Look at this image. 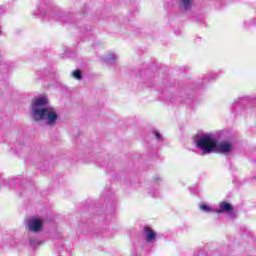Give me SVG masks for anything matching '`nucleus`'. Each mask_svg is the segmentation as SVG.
Listing matches in <instances>:
<instances>
[{
    "label": "nucleus",
    "mask_w": 256,
    "mask_h": 256,
    "mask_svg": "<svg viewBox=\"0 0 256 256\" xmlns=\"http://www.w3.org/2000/svg\"><path fill=\"white\" fill-rule=\"evenodd\" d=\"M136 77H139L140 83L145 87H156L160 101L166 105H171L178 101L180 103H187V101L193 99V94L187 92L185 89L180 90L176 95L175 80L171 79L169 76H162L157 79L159 77L157 66L141 69Z\"/></svg>",
    "instance_id": "nucleus-1"
},
{
    "label": "nucleus",
    "mask_w": 256,
    "mask_h": 256,
    "mask_svg": "<svg viewBox=\"0 0 256 256\" xmlns=\"http://www.w3.org/2000/svg\"><path fill=\"white\" fill-rule=\"evenodd\" d=\"M175 33H176L177 35H181V30H176Z\"/></svg>",
    "instance_id": "nucleus-24"
},
{
    "label": "nucleus",
    "mask_w": 256,
    "mask_h": 256,
    "mask_svg": "<svg viewBox=\"0 0 256 256\" xmlns=\"http://www.w3.org/2000/svg\"><path fill=\"white\" fill-rule=\"evenodd\" d=\"M152 133H153L155 139H157L160 143H163V141H164L163 135H161V133H159V131L154 130Z\"/></svg>",
    "instance_id": "nucleus-18"
},
{
    "label": "nucleus",
    "mask_w": 256,
    "mask_h": 256,
    "mask_svg": "<svg viewBox=\"0 0 256 256\" xmlns=\"http://www.w3.org/2000/svg\"><path fill=\"white\" fill-rule=\"evenodd\" d=\"M161 181H163V179L159 176H154L152 178L151 188L148 191L150 197H153V198L157 197V191L155 190V187H159V185H161Z\"/></svg>",
    "instance_id": "nucleus-12"
},
{
    "label": "nucleus",
    "mask_w": 256,
    "mask_h": 256,
    "mask_svg": "<svg viewBox=\"0 0 256 256\" xmlns=\"http://www.w3.org/2000/svg\"><path fill=\"white\" fill-rule=\"evenodd\" d=\"M196 256H207V254L203 251L197 252Z\"/></svg>",
    "instance_id": "nucleus-22"
},
{
    "label": "nucleus",
    "mask_w": 256,
    "mask_h": 256,
    "mask_svg": "<svg viewBox=\"0 0 256 256\" xmlns=\"http://www.w3.org/2000/svg\"><path fill=\"white\" fill-rule=\"evenodd\" d=\"M26 245L30 251H36L38 247L45 245V241H43L41 238L28 236Z\"/></svg>",
    "instance_id": "nucleus-10"
},
{
    "label": "nucleus",
    "mask_w": 256,
    "mask_h": 256,
    "mask_svg": "<svg viewBox=\"0 0 256 256\" xmlns=\"http://www.w3.org/2000/svg\"><path fill=\"white\" fill-rule=\"evenodd\" d=\"M80 14L82 15V17H89V15H93V8H91V6L85 4L81 8Z\"/></svg>",
    "instance_id": "nucleus-14"
},
{
    "label": "nucleus",
    "mask_w": 256,
    "mask_h": 256,
    "mask_svg": "<svg viewBox=\"0 0 256 256\" xmlns=\"http://www.w3.org/2000/svg\"><path fill=\"white\" fill-rule=\"evenodd\" d=\"M102 61L108 67H113L117 63V55L115 53H108L102 58Z\"/></svg>",
    "instance_id": "nucleus-13"
},
{
    "label": "nucleus",
    "mask_w": 256,
    "mask_h": 256,
    "mask_svg": "<svg viewBox=\"0 0 256 256\" xmlns=\"http://www.w3.org/2000/svg\"><path fill=\"white\" fill-rule=\"evenodd\" d=\"M62 59H67V57H69L68 53H63L61 54Z\"/></svg>",
    "instance_id": "nucleus-23"
},
{
    "label": "nucleus",
    "mask_w": 256,
    "mask_h": 256,
    "mask_svg": "<svg viewBox=\"0 0 256 256\" xmlns=\"http://www.w3.org/2000/svg\"><path fill=\"white\" fill-rule=\"evenodd\" d=\"M208 79L211 81V79H217V75L216 74H209L208 75Z\"/></svg>",
    "instance_id": "nucleus-21"
},
{
    "label": "nucleus",
    "mask_w": 256,
    "mask_h": 256,
    "mask_svg": "<svg viewBox=\"0 0 256 256\" xmlns=\"http://www.w3.org/2000/svg\"><path fill=\"white\" fill-rule=\"evenodd\" d=\"M34 15H38L39 17H45V15H47V9L45 8V5L40 4L37 7V10L34 11Z\"/></svg>",
    "instance_id": "nucleus-15"
},
{
    "label": "nucleus",
    "mask_w": 256,
    "mask_h": 256,
    "mask_svg": "<svg viewBox=\"0 0 256 256\" xmlns=\"http://www.w3.org/2000/svg\"><path fill=\"white\" fill-rule=\"evenodd\" d=\"M199 209L202 211V213H217L218 215L221 213H226L227 219H231V221H235V219H237V211H235L233 204L227 201L220 202L219 209L213 208L209 206V204L205 203H200Z\"/></svg>",
    "instance_id": "nucleus-4"
},
{
    "label": "nucleus",
    "mask_w": 256,
    "mask_h": 256,
    "mask_svg": "<svg viewBox=\"0 0 256 256\" xmlns=\"http://www.w3.org/2000/svg\"><path fill=\"white\" fill-rule=\"evenodd\" d=\"M72 77L77 79V81H81V79H83V72H81V70H75L72 72Z\"/></svg>",
    "instance_id": "nucleus-17"
},
{
    "label": "nucleus",
    "mask_w": 256,
    "mask_h": 256,
    "mask_svg": "<svg viewBox=\"0 0 256 256\" xmlns=\"http://www.w3.org/2000/svg\"><path fill=\"white\" fill-rule=\"evenodd\" d=\"M51 17L55 21H62V23H67L68 25L75 23V14H73L71 12H63L61 10H54L51 13Z\"/></svg>",
    "instance_id": "nucleus-5"
},
{
    "label": "nucleus",
    "mask_w": 256,
    "mask_h": 256,
    "mask_svg": "<svg viewBox=\"0 0 256 256\" xmlns=\"http://www.w3.org/2000/svg\"><path fill=\"white\" fill-rule=\"evenodd\" d=\"M115 211V205L109 204L102 206L99 210H96V214L102 217V221H104V223H107V221H111V218L115 215Z\"/></svg>",
    "instance_id": "nucleus-7"
},
{
    "label": "nucleus",
    "mask_w": 256,
    "mask_h": 256,
    "mask_svg": "<svg viewBox=\"0 0 256 256\" xmlns=\"http://www.w3.org/2000/svg\"><path fill=\"white\" fill-rule=\"evenodd\" d=\"M195 21L199 22L201 21V18H196Z\"/></svg>",
    "instance_id": "nucleus-25"
},
{
    "label": "nucleus",
    "mask_w": 256,
    "mask_h": 256,
    "mask_svg": "<svg viewBox=\"0 0 256 256\" xmlns=\"http://www.w3.org/2000/svg\"><path fill=\"white\" fill-rule=\"evenodd\" d=\"M16 141L18 145L12 148L16 155L21 156L25 155L26 153H31V148L29 146H25V136L18 137Z\"/></svg>",
    "instance_id": "nucleus-8"
},
{
    "label": "nucleus",
    "mask_w": 256,
    "mask_h": 256,
    "mask_svg": "<svg viewBox=\"0 0 256 256\" xmlns=\"http://www.w3.org/2000/svg\"><path fill=\"white\" fill-rule=\"evenodd\" d=\"M30 116L36 123L45 121L46 125H49L50 127H55L59 120V114H57L55 108L49 106V98L43 95L32 100Z\"/></svg>",
    "instance_id": "nucleus-3"
},
{
    "label": "nucleus",
    "mask_w": 256,
    "mask_h": 256,
    "mask_svg": "<svg viewBox=\"0 0 256 256\" xmlns=\"http://www.w3.org/2000/svg\"><path fill=\"white\" fill-rule=\"evenodd\" d=\"M43 225H45V220L32 217L27 221L26 229L29 231V233H42Z\"/></svg>",
    "instance_id": "nucleus-6"
},
{
    "label": "nucleus",
    "mask_w": 256,
    "mask_h": 256,
    "mask_svg": "<svg viewBox=\"0 0 256 256\" xmlns=\"http://www.w3.org/2000/svg\"><path fill=\"white\" fill-rule=\"evenodd\" d=\"M80 31L81 33H89V31H91V26L89 27L81 26Z\"/></svg>",
    "instance_id": "nucleus-20"
},
{
    "label": "nucleus",
    "mask_w": 256,
    "mask_h": 256,
    "mask_svg": "<svg viewBox=\"0 0 256 256\" xmlns=\"http://www.w3.org/2000/svg\"><path fill=\"white\" fill-rule=\"evenodd\" d=\"M102 197H104V199H107L108 197H113V193L111 192V190H104L102 192Z\"/></svg>",
    "instance_id": "nucleus-19"
},
{
    "label": "nucleus",
    "mask_w": 256,
    "mask_h": 256,
    "mask_svg": "<svg viewBox=\"0 0 256 256\" xmlns=\"http://www.w3.org/2000/svg\"><path fill=\"white\" fill-rule=\"evenodd\" d=\"M244 101H247V96H242V97L235 99L232 103V107L235 108L236 105H243Z\"/></svg>",
    "instance_id": "nucleus-16"
},
{
    "label": "nucleus",
    "mask_w": 256,
    "mask_h": 256,
    "mask_svg": "<svg viewBox=\"0 0 256 256\" xmlns=\"http://www.w3.org/2000/svg\"><path fill=\"white\" fill-rule=\"evenodd\" d=\"M221 132L213 133H202L196 134L193 137V143L198 149L199 155L205 157V155H211L218 153L219 155H231L235 151V145L239 143V140L235 137L229 140H222L219 142Z\"/></svg>",
    "instance_id": "nucleus-2"
},
{
    "label": "nucleus",
    "mask_w": 256,
    "mask_h": 256,
    "mask_svg": "<svg viewBox=\"0 0 256 256\" xmlns=\"http://www.w3.org/2000/svg\"><path fill=\"white\" fill-rule=\"evenodd\" d=\"M143 232L145 234V242L149 243L150 245H155L157 242V232L151 229L149 226L144 227Z\"/></svg>",
    "instance_id": "nucleus-11"
},
{
    "label": "nucleus",
    "mask_w": 256,
    "mask_h": 256,
    "mask_svg": "<svg viewBox=\"0 0 256 256\" xmlns=\"http://www.w3.org/2000/svg\"><path fill=\"white\" fill-rule=\"evenodd\" d=\"M180 13L184 15H193V0H178Z\"/></svg>",
    "instance_id": "nucleus-9"
}]
</instances>
